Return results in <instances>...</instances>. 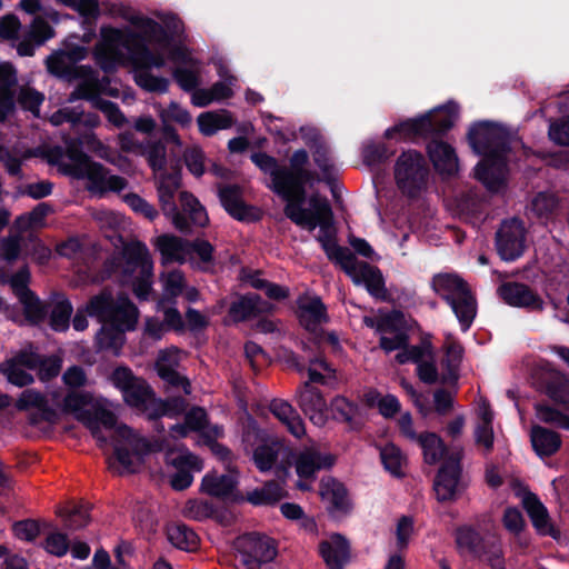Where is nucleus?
Wrapping results in <instances>:
<instances>
[{
	"mask_svg": "<svg viewBox=\"0 0 569 569\" xmlns=\"http://www.w3.org/2000/svg\"><path fill=\"white\" fill-rule=\"evenodd\" d=\"M113 19L129 23L116 27L103 23L93 49L96 62L104 71L131 64L136 83L146 91L166 92L168 79L152 73L169 61L172 74L184 91L194 92L202 83L201 67L190 50L180 41L182 21L173 13H157L156 21L122 3H102Z\"/></svg>",
	"mask_w": 569,
	"mask_h": 569,
	"instance_id": "nucleus-1",
	"label": "nucleus"
},
{
	"mask_svg": "<svg viewBox=\"0 0 569 569\" xmlns=\"http://www.w3.org/2000/svg\"><path fill=\"white\" fill-rule=\"evenodd\" d=\"M308 153L297 150L290 158V168L283 166V171L290 176L287 193L286 216L297 226L309 231L319 227L317 237L328 258L337 262L351 280L365 286L368 292L378 299L386 297L383 277L380 270L365 261L358 260L347 248L339 247L336 242V230L331 207L326 198L313 194L309 199V209L302 207L305 189L303 184L315 180L313 173L305 166L308 162Z\"/></svg>",
	"mask_w": 569,
	"mask_h": 569,
	"instance_id": "nucleus-2",
	"label": "nucleus"
},
{
	"mask_svg": "<svg viewBox=\"0 0 569 569\" xmlns=\"http://www.w3.org/2000/svg\"><path fill=\"white\" fill-rule=\"evenodd\" d=\"M52 401L62 412L72 415L86 426L100 448L107 447L108 438L103 431H111L113 437V457L109 458V469L118 475L137 471L146 455L154 451L159 446L150 442L126 425L117 422L114 406L102 397H94L90 392L70 391L60 403L57 395L52 393Z\"/></svg>",
	"mask_w": 569,
	"mask_h": 569,
	"instance_id": "nucleus-3",
	"label": "nucleus"
},
{
	"mask_svg": "<svg viewBox=\"0 0 569 569\" xmlns=\"http://www.w3.org/2000/svg\"><path fill=\"white\" fill-rule=\"evenodd\" d=\"M80 146L118 166L117 159L110 157L109 148L92 132L86 133L79 139L66 140V150L61 147L48 149L46 159L51 166L58 167L63 174L86 180L88 190L94 194H103L109 191L119 192L127 188L128 182L124 178L111 174L101 163L92 161L79 150Z\"/></svg>",
	"mask_w": 569,
	"mask_h": 569,
	"instance_id": "nucleus-4",
	"label": "nucleus"
},
{
	"mask_svg": "<svg viewBox=\"0 0 569 569\" xmlns=\"http://www.w3.org/2000/svg\"><path fill=\"white\" fill-rule=\"evenodd\" d=\"M472 150L483 157L476 167V178L491 192H499L506 186L508 151L511 144H518L517 139L502 124L479 121L473 123L468 132Z\"/></svg>",
	"mask_w": 569,
	"mask_h": 569,
	"instance_id": "nucleus-5",
	"label": "nucleus"
},
{
	"mask_svg": "<svg viewBox=\"0 0 569 569\" xmlns=\"http://www.w3.org/2000/svg\"><path fill=\"white\" fill-rule=\"evenodd\" d=\"M86 312L102 323L97 333L99 348L110 349L114 353L119 352L124 342L123 333L132 330L138 320V309L127 297L120 295L114 299L108 291L93 297Z\"/></svg>",
	"mask_w": 569,
	"mask_h": 569,
	"instance_id": "nucleus-6",
	"label": "nucleus"
},
{
	"mask_svg": "<svg viewBox=\"0 0 569 569\" xmlns=\"http://www.w3.org/2000/svg\"><path fill=\"white\" fill-rule=\"evenodd\" d=\"M242 441L246 450L252 449V460L261 472L274 470L282 481L289 476L292 450L281 440L268 438L253 420H249Z\"/></svg>",
	"mask_w": 569,
	"mask_h": 569,
	"instance_id": "nucleus-7",
	"label": "nucleus"
},
{
	"mask_svg": "<svg viewBox=\"0 0 569 569\" xmlns=\"http://www.w3.org/2000/svg\"><path fill=\"white\" fill-rule=\"evenodd\" d=\"M46 63L50 73L67 80H79L77 88L70 94L69 101L89 97L90 92H102L113 97L119 94L117 89L108 88L104 79L100 81L97 71L91 67L73 63L62 49L49 56Z\"/></svg>",
	"mask_w": 569,
	"mask_h": 569,
	"instance_id": "nucleus-8",
	"label": "nucleus"
},
{
	"mask_svg": "<svg viewBox=\"0 0 569 569\" xmlns=\"http://www.w3.org/2000/svg\"><path fill=\"white\" fill-rule=\"evenodd\" d=\"M458 106L449 101L445 106L437 107L426 114L403 121L386 130L387 138L413 140L440 134L449 130L458 119Z\"/></svg>",
	"mask_w": 569,
	"mask_h": 569,
	"instance_id": "nucleus-9",
	"label": "nucleus"
},
{
	"mask_svg": "<svg viewBox=\"0 0 569 569\" xmlns=\"http://www.w3.org/2000/svg\"><path fill=\"white\" fill-rule=\"evenodd\" d=\"M431 284L435 292L449 303L461 329L467 331L477 315V303L463 279L453 273H439L432 278Z\"/></svg>",
	"mask_w": 569,
	"mask_h": 569,
	"instance_id": "nucleus-10",
	"label": "nucleus"
},
{
	"mask_svg": "<svg viewBox=\"0 0 569 569\" xmlns=\"http://www.w3.org/2000/svg\"><path fill=\"white\" fill-rule=\"evenodd\" d=\"M393 177L396 186L403 197L420 199L428 191L430 171L425 158L417 151L403 152L397 159Z\"/></svg>",
	"mask_w": 569,
	"mask_h": 569,
	"instance_id": "nucleus-11",
	"label": "nucleus"
},
{
	"mask_svg": "<svg viewBox=\"0 0 569 569\" xmlns=\"http://www.w3.org/2000/svg\"><path fill=\"white\" fill-rule=\"evenodd\" d=\"M127 257L126 273L137 298L148 299L152 291V260L146 244L131 242L124 250Z\"/></svg>",
	"mask_w": 569,
	"mask_h": 569,
	"instance_id": "nucleus-12",
	"label": "nucleus"
},
{
	"mask_svg": "<svg viewBox=\"0 0 569 569\" xmlns=\"http://www.w3.org/2000/svg\"><path fill=\"white\" fill-rule=\"evenodd\" d=\"M157 197L161 207L162 213L170 219L173 227L181 231L188 232L189 224L184 217L179 211L176 197H180L181 190V174L179 171L166 172L161 171L153 174Z\"/></svg>",
	"mask_w": 569,
	"mask_h": 569,
	"instance_id": "nucleus-13",
	"label": "nucleus"
},
{
	"mask_svg": "<svg viewBox=\"0 0 569 569\" xmlns=\"http://www.w3.org/2000/svg\"><path fill=\"white\" fill-rule=\"evenodd\" d=\"M234 549L241 562L249 569L256 565L268 563L277 556L273 540L259 533H248L237 538Z\"/></svg>",
	"mask_w": 569,
	"mask_h": 569,
	"instance_id": "nucleus-14",
	"label": "nucleus"
},
{
	"mask_svg": "<svg viewBox=\"0 0 569 569\" xmlns=\"http://www.w3.org/2000/svg\"><path fill=\"white\" fill-rule=\"evenodd\" d=\"M525 365L531 378L569 410V382L547 361L527 359Z\"/></svg>",
	"mask_w": 569,
	"mask_h": 569,
	"instance_id": "nucleus-15",
	"label": "nucleus"
},
{
	"mask_svg": "<svg viewBox=\"0 0 569 569\" xmlns=\"http://www.w3.org/2000/svg\"><path fill=\"white\" fill-rule=\"evenodd\" d=\"M335 458L329 453H322L313 447L293 453L291 466H295L296 473L299 477L297 488L307 491L311 489V483L316 478V473L322 468L333 465Z\"/></svg>",
	"mask_w": 569,
	"mask_h": 569,
	"instance_id": "nucleus-16",
	"label": "nucleus"
},
{
	"mask_svg": "<svg viewBox=\"0 0 569 569\" xmlns=\"http://www.w3.org/2000/svg\"><path fill=\"white\" fill-rule=\"evenodd\" d=\"M122 397L128 406L142 411L149 418L171 416L169 403L156 398L149 385L141 378H137Z\"/></svg>",
	"mask_w": 569,
	"mask_h": 569,
	"instance_id": "nucleus-17",
	"label": "nucleus"
},
{
	"mask_svg": "<svg viewBox=\"0 0 569 569\" xmlns=\"http://www.w3.org/2000/svg\"><path fill=\"white\" fill-rule=\"evenodd\" d=\"M462 450H456L448 456L439 469L433 488L439 501L456 499L461 489V459Z\"/></svg>",
	"mask_w": 569,
	"mask_h": 569,
	"instance_id": "nucleus-18",
	"label": "nucleus"
},
{
	"mask_svg": "<svg viewBox=\"0 0 569 569\" xmlns=\"http://www.w3.org/2000/svg\"><path fill=\"white\" fill-rule=\"evenodd\" d=\"M167 465L174 469L170 476V483L176 490L188 488L193 480L192 472L200 471V459L187 449L171 450L166 455Z\"/></svg>",
	"mask_w": 569,
	"mask_h": 569,
	"instance_id": "nucleus-19",
	"label": "nucleus"
},
{
	"mask_svg": "<svg viewBox=\"0 0 569 569\" xmlns=\"http://www.w3.org/2000/svg\"><path fill=\"white\" fill-rule=\"evenodd\" d=\"M497 249L506 261L519 258L525 249V227L518 219L505 221L497 233Z\"/></svg>",
	"mask_w": 569,
	"mask_h": 569,
	"instance_id": "nucleus-20",
	"label": "nucleus"
},
{
	"mask_svg": "<svg viewBox=\"0 0 569 569\" xmlns=\"http://www.w3.org/2000/svg\"><path fill=\"white\" fill-rule=\"evenodd\" d=\"M39 356L32 347L21 351L16 357L8 359L0 366V371L7 377L8 381L18 387H24L33 381L30 370H36Z\"/></svg>",
	"mask_w": 569,
	"mask_h": 569,
	"instance_id": "nucleus-21",
	"label": "nucleus"
},
{
	"mask_svg": "<svg viewBox=\"0 0 569 569\" xmlns=\"http://www.w3.org/2000/svg\"><path fill=\"white\" fill-rule=\"evenodd\" d=\"M218 76L220 80L211 88L199 89L191 93V102L193 106L203 108L212 102H220L233 96V87L237 79L230 74L227 67L217 63Z\"/></svg>",
	"mask_w": 569,
	"mask_h": 569,
	"instance_id": "nucleus-22",
	"label": "nucleus"
},
{
	"mask_svg": "<svg viewBox=\"0 0 569 569\" xmlns=\"http://www.w3.org/2000/svg\"><path fill=\"white\" fill-rule=\"evenodd\" d=\"M427 153L436 172L442 178H451L459 172L458 156L449 143L433 139L427 144Z\"/></svg>",
	"mask_w": 569,
	"mask_h": 569,
	"instance_id": "nucleus-23",
	"label": "nucleus"
},
{
	"mask_svg": "<svg viewBox=\"0 0 569 569\" xmlns=\"http://www.w3.org/2000/svg\"><path fill=\"white\" fill-rule=\"evenodd\" d=\"M181 355V351L176 347L160 350L156 361V370L162 380L172 386H181L186 393H190L189 381L177 370Z\"/></svg>",
	"mask_w": 569,
	"mask_h": 569,
	"instance_id": "nucleus-24",
	"label": "nucleus"
},
{
	"mask_svg": "<svg viewBox=\"0 0 569 569\" xmlns=\"http://www.w3.org/2000/svg\"><path fill=\"white\" fill-rule=\"evenodd\" d=\"M154 246L161 254L162 264L183 263L193 261L191 257V242L172 234H162L156 238Z\"/></svg>",
	"mask_w": 569,
	"mask_h": 569,
	"instance_id": "nucleus-25",
	"label": "nucleus"
},
{
	"mask_svg": "<svg viewBox=\"0 0 569 569\" xmlns=\"http://www.w3.org/2000/svg\"><path fill=\"white\" fill-rule=\"evenodd\" d=\"M299 406L313 425L325 426L328 420V409L319 390L306 383L299 391Z\"/></svg>",
	"mask_w": 569,
	"mask_h": 569,
	"instance_id": "nucleus-26",
	"label": "nucleus"
},
{
	"mask_svg": "<svg viewBox=\"0 0 569 569\" xmlns=\"http://www.w3.org/2000/svg\"><path fill=\"white\" fill-rule=\"evenodd\" d=\"M251 160L261 171L270 176L271 188L287 201L291 178L283 171V166H280L274 158L262 152L253 153Z\"/></svg>",
	"mask_w": 569,
	"mask_h": 569,
	"instance_id": "nucleus-27",
	"label": "nucleus"
},
{
	"mask_svg": "<svg viewBox=\"0 0 569 569\" xmlns=\"http://www.w3.org/2000/svg\"><path fill=\"white\" fill-rule=\"evenodd\" d=\"M500 297L510 306L539 310L542 300L526 284L510 282L499 288Z\"/></svg>",
	"mask_w": 569,
	"mask_h": 569,
	"instance_id": "nucleus-28",
	"label": "nucleus"
},
{
	"mask_svg": "<svg viewBox=\"0 0 569 569\" xmlns=\"http://www.w3.org/2000/svg\"><path fill=\"white\" fill-rule=\"evenodd\" d=\"M53 37V29L42 18L37 17L28 30L23 31V39L17 44V51L20 56H32L37 47L43 44Z\"/></svg>",
	"mask_w": 569,
	"mask_h": 569,
	"instance_id": "nucleus-29",
	"label": "nucleus"
},
{
	"mask_svg": "<svg viewBox=\"0 0 569 569\" xmlns=\"http://www.w3.org/2000/svg\"><path fill=\"white\" fill-rule=\"evenodd\" d=\"M190 431H199L209 438H216L222 433L219 427L208 426L207 413L201 408L191 409L187 413L183 425H176L171 428V436L173 438H183L187 437Z\"/></svg>",
	"mask_w": 569,
	"mask_h": 569,
	"instance_id": "nucleus-30",
	"label": "nucleus"
},
{
	"mask_svg": "<svg viewBox=\"0 0 569 569\" xmlns=\"http://www.w3.org/2000/svg\"><path fill=\"white\" fill-rule=\"evenodd\" d=\"M19 410L36 411L37 418L32 420L37 423L39 420L53 421L57 417L56 408L49 405L48 399L39 391L27 389L19 396L17 403Z\"/></svg>",
	"mask_w": 569,
	"mask_h": 569,
	"instance_id": "nucleus-31",
	"label": "nucleus"
},
{
	"mask_svg": "<svg viewBox=\"0 0 569 569\" xmlns=\"http://www.w3.org/2000/svg\"><path fill=\"white\" fill-rule=\"evenodd\" d=\"M298 315L300 323L313 332L327 321L325 306L318 297H301L298 301Z\"/></svg>",
	"mask_w": 569,
	"mask_h": 569,
	"instance_id": "nucleus-32",
	"label": "nucleus"
},
{
	"mask_svg": "<svg viewBox=\"0 0 569 569\" xmlns=\"http://www.w3.org/2000/svg\"><path fill=\"white\" fill-rule=\"evenodd\" d=\"M271 413L286 427L296 438H301L306 433L305 423L296 409L287 401L274 399L270 402Z\"/></svg>",
	"mask_w": 569,
	"mask_h": 569,
	"instance_id": "nucleus-33",
	"label": "nucleus"
},
{
	"mask_svg": "<svg viewBox=\"0 0 569 569\" xmlns=\"http://www.w3.org/2000/svg\"><path fill=\"white\" fill-rule=\"evenodd\" d=\"M320 555L330 569H342L349 557V545L340 535H331L319 546Z\"/></svg>",
	"mask_w": 569,
	"mask_h": 569,
	"instance_id": "nucleus-34",
	"label": "nucleus"
},
{
	"mask_svg": "<svg viewBox=\"0 0 569 569\" xmlns=\"http://www.w3.org/2000/svg\"><path fill=\"white\" fill-rule=\"evenodd\" d=\"M493 413L487 402L479 403L477 409V423L473 430L476 445L486 452L493 448L495 433L492 428Z\"/></svg>",
	"mask_w": 569,
	"mask_h": 569,
	"instance_id": "nucleus-35",
	"label": "nucleus"
},
{
	"mask_svg": "<svg viewBox=\"0 0 569 569\" xmlns=\"http://www.w3.org/2000/svg\"><path fill=\"white\" fill-rule=\"evenodd\" d=\"M522 505L538 533L555 536L548 510L535 495L530 492L525 493Z\"/></svg>",
	"mask_w": 569,
	"mask_h": 569,
	"instance_id": "nucleus-36",
	"label": "nucleus"
},
{
	"mask_svg": "<svg viewBox=\"0 0 569 569\" xmlns=\"http://www.w3.org/2000/svg\"><path fill=\"white\" fill-rule=\"evenodd\" d=\"M320 496L332 512H346L350 507L343 485L333 478L328 477L321 480Z\"/></svg>",
	"mask_w": 569,
	"mask_h": 569,
	"instance_id": "nucleus-37",
	"label": "nucleus"
},
{
	"mask_svg": "<svg viewBox=\"0 0 569 569\" xmlns=\"http://www.w3.org/2000/svg\"><path fill=\"white\" fill-rule=\"evenodd\" d=\"M272 306L262 301L257 295L249 293L239 298L230 307V316L236 321L244 320L260 313L269 312Z\"/></svg>",
	"mask_w": 569,
	"mask_h": 569,
	"instance_id": "nucleus-38",
	"label": "nucleus"
},
{
	"mask_svg": "<svg viewBox=\"0 0 569 569\" xmlns=\"http://www.w3.org/2000/svg\"><path fill=\"white\" fill-rule=\"evenodd\" d=\"M17 82L16 71L11 63L0 61V121L13 108L12 87Z\"/></svg>",
	"mask_w": 569,
	"mask_h": 569,
	"instance_id": "nucleus-39",
	"label": "nucleus"
},
{
	"mask_svg": "<svg viewBox=\"0 0 569 569\" xmlns=\"http://www.w3.org/2000/svg\"><path fill=\"white\" fill-rule=\"evenodd\" d=\"M220 201L224 209L238 220L251 218L249 209L243 203L241 191L237 186H224L219 190Z\"/></svg>",
	"mask_w": 569,
	"mask_h": 569,
	"instance_id": "nucleus-40",
	"label": "nucleus"
},
{
	"mask_svg": "<svg viewBox=\"0 0 569 569\" xmlns=\"http://www.w3.org/2000/svg\"><path fill=\"white\" fill-rule=\"evenodd\" d=\"M181 214L187 220L189 227H204L209 222V218L204 207L199 200L188 191L180 192Z\"/></svg>",
	"mask_w": 569,
	"mask_h": 569,
	"instance_id": "nucleus-41",
	"label": "nucleus"
},
{
	"mask_svg": "<svg viewBox=\"0 0 569 569\" xmlns=\"http://www.w3.org/2000/svg\"><path fill=\"white\" fill-rule=\"evenodd\" d=\"M530 438L535 451L540 457L553 455L561 443L556 432L539 426L532 427Z\"/></svg>",
	"mask_w": 569,
	"mask_h": 569,
	"instance_id": "nucleus-42",
	"label": "nucleus"
},
{
	"mask_svg": "<svg viewBox=\"0 0 569 569\" xmlns=\"http://www.w3.org/2000/svg\"><path fill=\"white\" fill-rule=\"evenodd\" d=\"M197 122L202 134L212 136L219 130L230 128L232 126V117L226 110L207 111L199 114Z\"/></svg>",
	"mask_w": 569,
	"mask_h": 569,
	"instance_id": "nucleus-43",
	"label": "nucleus"
},
{
	"mask_svg": "<svg viewBox=\"0 0 569 569\" xmlns=\"http://www.w3.org/2000/svg\"><path fill=\"white\" fill-rule=\"evenodd\" d=\"M445 359L442 366L446 367L447 373L443 375V381L455 380L457 378V371L462 360L463 349L451 335L446 336L445 340Z\"/></svg>",
	"mask_w": 569,
	"mask_h": 569,
	"instance_id": "nucleus-44",
	"label": "nucleus"
},
{
	"mask_svg": "<svg viewBox=\"0 0 569 569\" xmlns=\"http://www.w3.org/2000/svg\"><path fill=\"white\" fill-rule=\"evenodd\" d=\"M168 540L172 546L186 551H193L199 543L198 535L182 523H176L168 527Z\"/></svg>",
	"mask_w": 569,
	"mask_h": 569,
	"instance_id": "nucleus-45",
	"label": "nucleus"
},
{
	"mask_svg": "<svg viewBox=\"0 0 569 569\" xmlns=\"http://www.w3.org/2000/svg\"><path fill=\"white\" fill-rule=\"evenodd\" d=\"M236 483L233 476L209 473L203 477L201 489L210 496L226 497L232 492Z\"/></svg>",
	"mask_w": 569,
	"mask_h": 569,
	"instance_id": "nucleus-46",
	"label": "nucleus"
},
{
	"mask_svg": "<svg viewBox=\"0 0 569 569\" xmlns=\"http://www.w3.org/2000/svg\"><path fill=\"white\" fill-rule=\"evenodd\" d=\"M422 450L423 459L429 465L437 463L445 453V445L441 438L433 432H422L413 441Z\"/></svg>",
	"mask_w": 569,
	"mask_h": 569,
	"instance_id": "nucleus-47",
	"label": "nucleus"
},
{
	"mask_svg": "<svg viewBox=\"0 0 569 569\" xmlns=\"http://www.w3.org/2000/svg\"><path fill=\"white\" fill-rule=\"evenodd\" d=\"M50 326L56 331H66L69 328L72 306L63 296H56L50 305Z\"/></svg>",
	"mask_w": 569,
	"mask_h": 569,
	"instance_id": "nucleus-48",
	"label": "nucleus"
},
{
	"mask_svg": "<svg viewBox=\"0 0 569 569\" xmlns=\"http://www.w3.org/2000/svg\"><path fill=\"white\" fill-rule=\"evenodd\" d=\"M140 156L146 159L153 174L164 171L167 163V149L161 141L146 140Z\"/></svg>",
	"mask_w": 569,
	"mask_h": 569,
	"instance_id": "nucleus-49",
	"label": "nucleus"
},
{
	"mask_svg": "<svg viewBox=\"0 0 569 569\" xmlns=\"http://www.w3.org/2000/svg\"><path fill=\"white\" fill-rule=\"evenodd\" d=\"M380 458L385 469L395 477L403 475V467L407 463V458L402 451L393 443H388L380 450Z\"/></svg>",
	"mask_w": 569,
	"mask_h": 569,
	"instance_id": "nucleus-50",
	"label": "nucleus"
},
{
	"mask_svg": "<svg viewBox=\"0 0 569 569\" xmlns=\"http://www.w3.org/2000/svg\"><path fill=\"white\" fill-rule=\"evenodd\" d=\"M160 281L162 286L161 300L171 301L182 295L186 280L183 273L180 270L174 269L161 273Z\"/></svg>",
	"mask_w": 569,
	"mask_h": 569,
	"instance_id": "nucleus-51",
	"label": "nucleus"
},
{
	"mask_svg": "<svg viewBox=\"0 0 569 569\" xmlns=\"http://www.w3.org/2000/svg\"><path fill=\"white\" fill-rule=\"evenodd\" d=\"M377 331L380 332V347L387 353L403 348L408 342V336L401 330H391L386 322L377 326Z\"/></svg>",
	"mask_w": 569,
	"mask_h": 569,
	"instance_id": "nucleus-52",
	"label": "nucleus"
},
{
	"mask_svg": "<svg viewBox=\"0 0 569 569\" xmlns=\"http://www.w3.org/2000/svg\"><path fill=\"white\" fill-rule=\"evenodd\" d=\"M97 93L98 92H90L89 97H81L80 99L89 100L94 108L104 113L109 122L118 128L122 127L127 122V119L119 107L113 102L99 98Z\"/></svg>",
	"mask_w": 569,
	"mask_h": 569,
	"instance_id": "nucleus-53",
	"label": "nucleus"
},
{
	"mask_svg": "<svg viewBox=\"0 0 569 569\" xmlns=\"http://www.w3.org/2000/svg\"><path fill=\"white\" fill-rule=\"evenodd\" d=\"M486 540L471 528H461L457 531V543L462 551L470 552L476 557H481Z\"/></svg>",
	"mask_w": 569,
	"mask_h": 569,
	"instance_id": "nucleus-54",
	"label": "nucleus"
},
{
	"mask_svg": "<svg viewBox=\"0 0 569 569\" xmlns=\"http://www.w3.org/2000/svg\"><path fill=\"white\" fill-rule=\"evenodd\" d=\"M49 211L50 209L47 204L40 203L32 211L19 216L14 221V228L19 232L41 228L44 226V219Z\"/></svg>",
	"mask_w": 569,
	"mask_h": 569,
	"instance_id": "nucleus-55",
	"label": "nucleus"
},
{
	"mask_svg": "<svg viewBox=\"0 0 569 569\" xmlns=\"http://www.w3.org/2000/svg\"><path fill=\"white\" fill-rule=\"evenodd\" d=\"M283 497L282 487L274 481L266 483L261 489L248 493V501L253 505H269L277 502Z\"/></svg>",
	"mask_w": 569,
	"mask_h": 569,
	"instance_id": "nucleus-56",
	"label": "nucleus"
},
{
	"mask_svg": "<svg viewBox=\"0 0 569 569\" xmlns=\"http://www.w3.org/2000/svg\"><path fill=\"white\" fill-rule=\"evenodd\" d=\"M309 380L331 386L335 380V370L322 359L310 360L308 368Z\"/></svg>",
	"mask_w": 569,
	"mask_h": 569,
	"instance_id": "nucleus-57",
	"label": "nucleus"
},
{
	"mask_svg": "<svg viewBox=\"0 0 569 569\" xmlns=\"http://www.w3.org/2000/svg\"><path fill=\"white\" fill-rule=\"evenodd\" d=\"M19 301L23 306L24 313L29 321L38 323L42 321L47 313V307L32 292L23 293Z\"/></svg>",
	"mask_w": 569,
	"mask_h": 569,
	"instance_id": "nucleus-58",
	"label": "nucleus"
},
{
	"mask_svg": "<svg viewBox=\"0 0 569 569\" xmlns=\"http://www.w3.org/2000/svg\"><path fill=\"white\" fill-rule=\"evenodd\" d=\"M558 201L553 193L540 192L531 201L530 210L539 219H547L557 208Z\"/></svg>",
	"mask_w": 569,
	"mask_h": 569,
	"instance_id": "nucleus-59",
	"label": "nucleus"
},
{
	"mask_svg": "<svg viewBox=\"0 0 569 569\" xmlns=\"http://www.w3.org/2000/svg\"><path fill=\"white\" fill-rule=\"evenodd\" d=\"M246 282L254 288L263 290L267 297L270 299L279 300L287 297L286 288L278 286L276 283H270L266 279H262L258 273L249 274L246 278Z\"/></svg>",
	"mask_w": 569,
	"mask_h": 569,
	"instance_id": "nucleus-60",
	"label": "nucleus"
},
{
	"mask_svg": "<svg viewBox=\"0 0 569 569\" xmlns=\"http://www.w3.org/2000/svg\"><path fill=\"white\" fill-rule=\"evenodd\" d=\"M0 38L13 41L14 47L23 39L20 21L14 16L0 19Z\"/></svg>",
	"mask_w": 569,
	"mask_h": 569,
	"instance_id": "nucleus-61",
	"label": "nucleus"
},
{
	"mask_svg": "<svg viewBox=\"0 0 569 569\" xmlns=\"http://www.w3.org/2000/svg\"><path fill=\"white\" fill-rule=\"evenodd\" d=\"M160 118L163 123L173 121L182 127L190 126L192 118L191 114L177 102H171L168 108L160 110Z\"/></svg>",
	"mask_w": 569,
	"mask_h": 569,
	"instance_id": "nucleus-62",
	"label": "nucleus"
},
{
	"mask_svg": "<svg viewBox=\"0 0 569 569\" xmlns=\"http://www.w3.org/2000/svg\"><path fill=\"white\" fill-rule=\"evenodd\" d=\"M536 415L537 418L546 423H553L560 428L568 429L569 430V417L562 415L561 412L557 411L556 409L539 405L536 407Z\"/></svg>",
	"mask_w": 569,
	"mask_h": 569,
	"instance_id": "nucleus-63",
	"label": "nucleus"
},
{
	"mask_svg": "<svg viewBox=\"0 0 569 569\" xmlns=\"http://www.w3.org/2000/svg\"><path fill=\"white\" fill-rule=\"evenodd\" d=\"M483 551L485 553L479 557L480 559L487 561L492 569H503L502 550L498 540H486Z\"/></svg>",
	"mask_w": 569,
	"mask_h": 569,
	"instance_id": "nucleus-64",
	"label": "nucleus"
}]
</instances>
